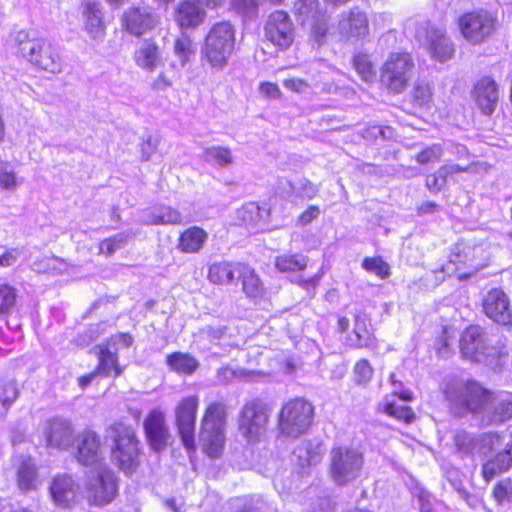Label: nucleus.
I'll use <instances>...</instances> for the list:
<instances>
[{
	"mask_svg": "<svg viewBox=\"0 0 512 512\" xmlns=\"http://www.w3.org/2000/svg\"><path fill=\"white\" fill-rule=\"evenodd\" d=\"M362 137L366 140H376L378 138H387L386 130L382 126L374 125L363 130Z\"/></svg>",
	"mask_w": 512,
	"mask_h": 512,
	"instance_id": "69168bd1",
	"label": "nucleus"
},
{
	"mask_svg": "<svg viewBox=\"0 0 512 512\" xmlns=\"http://www.w3.org/2000/svg\"><path fill=\"white\" fill-rule=\"evenodd\" d=\"M353 65L363 81L371 82L374 79L375 72L373 71V66L368 55H355L353 58Z\"/></svg>",
	"mask_w": 512,
	"mask_h": 512,
	"instance_id": "49530a36",
	"label": "nucleus"
},
{
	"mask_svg": "<svg viewBox=\"0 0 512 512\" xmlns=\"http://www.w3.org/2000/svg\"><path fill=\"white\" fill-rule=\"evenodd\" d=\"M314 408L311 403L297 398L287 402L278 415L277 429L281 436L298 438L305 434L312 424Z\"/></svg>",
	"mask_w": 512,
	"mask_h": 512,
	"instance_id": "423d86ee",
	"label": "nucleus"
},
{
	"mask_svg": "<svg viewBox=\"0 0 512 512\" xmlns=\"http://www.w3.org/2000/svg\"><path fill=\"white\" fill-rule=\"evenodd\" d=\"M334 504L329 498H319L313 503L310 512H333Z\"/></svg>",
	"mask_w": 512,
	"mask_h": 512,
	"instance_id": "774afa93",
	"label": "nucleus"
},
{
	"mask_svg": "<svg viewBox=\"0 0 512 512\" xmlns=\"http://www.w3.org/2000/svg\"><path fill=\"white\" fill-rule=\"evenodd\" d=\"M294 8L299 16L303 18V22L315 19L318 14V0H298Z\"/></svg>",
	"mask_w": 512,
	"mask_h": 512,
	"instance_id": "09e8293b",
	"label": "nucleus"
},
{
	"mask_svg": "<svg viewBox=\"0 0 512 512\" xmlns=\"http://www.w3.org/2000/svg\"><path fill=\"white\" fill-rule=\"evenodd\" d=\"M457 450L464 455H473L479 446V440L466 431H459L454 437Z\"/></svg>",
	"mask_w": 512,
	"mask_h": 512,
	"instance_id": "a19ab883",
	"label": "nucleus"
},
{
	"mask_svg": "<svg viewBox=\"0 0 512 512\" xmlns=\"http://www.w3.org/2000/svg\"><path fill=\"white\" fill-rule=\"evenodd\" d=\"M207 239L208 233L204 229L193 226L180 235L178 248L184 253H196L202 249Z\"/></svg>",
	"mask_w": 512,
	"mask_h": 512,
	"instance_id": "cd10ccee",
	"label": "nucleus"
},
{
	"mask_svg": "<svg viewBox=\"0 0 512 512\" xmlns=\"http://www.w3.org/2000/svg\"><path fill=\"white\" fill-rule=\"evenodd\" d=\"M291 188L301 197L308 199L313 198L317 194V187L308 180H302L299 186L291 185Z\"/></svg>",
	"mask_w": 512,
	"mask_h": 512,
	"instance_id": "052dcab7",
	"label": "nucleus"
},
{
	"mask_svg": "<svg viewBox=\"0 0 512 512\" xmlns=\"http://www.w3.org/2000/svg\"><path fill=\"white\" fill-rule=\"evenodd\" d=\"M328 31L326 21L317 20L311 26V32L316 42L321 43Z\"/></svg>",
	"mask_w": 512,
	"mask_h": 512,
	"instance_id": "338daca9",
	"label": "nucleus"
},
{
	"mask_svg": "<svg viewBox=\"0 0 512 512\" xmlns=\"http://www.w3.org/2000/svg\"><path fill=\"white\" fill-rule=\"evenodd\" d=\"M413 98L419 106L428 104L432 98L430 85L423 82L417 83L414 87Z\"/></svg>",
	"mask_w": 512,
	"mask_h": 512,
	"instance_id": "603ef678",
	"label": "nucleus"
},
{
	"mask_svg": "<svg viewBox=\"0 0 512 512\" xmlns=\"http://www.w3.org/2000/svg\"><path fill=\"white\" fill-rule=\"evenodd\" d=\"M17 482L21 491L36 489L38 476L35 463L30 459L23 460L17 470Z\"/></svg>",
	"mask_w": 512,
	"mask_h": 512,
	"instance_id": "2f4dec72",
	"label": "nucleus"
},
{
	"mask_svg": "<svg viewBox=\"0 0 512 512\" xmlns=\"http://www.w3.org/2000/svg\"><path fill=\"white\" fill-rule=\"evenodd\" d=\"M174 54L179 58L182 67L190 61L191 56L195 54V49L189 36L182 34L176 39Z\"/></svg>",
	"mask_w": 512,
	"mask_h": 512,
	"instance_id": "ea45409f",
	"label": "nucleus"
},
{
	"mask_svg": "<svg viewBox=\"0 0 512 512\" xmlns=\"http://www.w3.org/2000/svg\"><path fill=\"white\" fill-rule=\"evenodd\" d=\"M17 300L16 289L8 284H0V316L12 312Z\"/></svg>",
	"mask_w": 512,
	"mask_h": 512,
	"instance_id": "37998d69",
	"label": "nucleus"
},
{
	"mask_svg": "<svg viewBox=\"0 0 512 512\" xmlns=\"http://www.w3.org/2000/svg\"><path fill=\"white\" fill-rule=\"evenodd\" d=\"M235 31L229 22L213 25L206 36L202 55L212 68L223 69L234 50Z\"/></svg>",
	"mask_w": 512,
	"mask_h": 512,
	"instance_id": "39448f33",
	"label": "nucleus"
},
{
	"mask_svg": "<svg viewBox=\"0 0 512 512\" xmlns=\"http://www.w3.org/2000/svg\"><path fill=\"white\" fill-rule=\"evenodd\" d=\"M227 416L228 407L222 400L209 403L202 416L199 439L211 458L218 457L223 449Z\"/></svg>",
	"mask_w": 512,
	"mask_h": 512,
	"instance_id": "f03ea898",
	"label": "nucleus"
},
{
	"mask_svg": "<svg viewBox=\"0 0 512 512\" xmlns=\"http://www.w3.org/2000/svg\"><path fill=\"white\" fill-rule=\"evenodd\" d=\"M459 347L465 360L477 363L479 361L480 327L470 326L465 329L461 335Z\"/></svg>",
	"mask_w": 512,
	"mask_h": 512,
	"instance_id": "a878e982",
	"label": "nucleus"
},
{
	"mask_svg": "<svg viewBox=\"0 0 512 512\" xmlns=\"http://www.w3.org/2000/svg\"><path fill=\"white\" fill-rule=\"evenodd\" d=\"M133 338L131 335L126 333H119L116 335H113L108 341H107V347H110V349H114L113 352L118 351L120 348H128L132 345Z\"/></svg>",
	"mask_w": 512,
	"mask_h": 512,
	"instance_id": "4d7b16f0",
	"label": "nucleus"
},
{
	"mask_svg": "<svg viewBox=\"0 0 512 512\" xmlns=\"http://www.w3.org/2000/svg\"><path fill=\"white\" fill-rule=\"evenodd\" d=\"M362 267L381 279L387 278L390 274L389 265L381 257H366L362 262Z\"/></svg>",
	"mask_w": 512,
	"mask_h": 512,
	"instance_id": "de8ad7c7",
	"label": "nucleus"
},
{
	"mask_svg": "<svg viewBox=\"0 0 512 512\" xmlns=\"http://www.w3.org/2000/svg\"><path fill=\"white\" fill-rule=\"evenodd\" d=\"M462 171L459 165L444 166L437 170L434 174L428 175L426 178V187L431 192H438L446 183V177L449 174Z\"/></svg>",
	"mask_w": 512,
	"mask_h": 512,
	"instance_id": "e433bc0d",
	"label": "nucleus"
},
{
	"mask_svg": "<svg viewBox=\"0 0 512 512\" xmlns=\"http://www.w3.org/2000/svg\"><path fill=\"white\" fill-rule=\"evenodd\" d=\"M500 100L499 86L491 77L482 78V113L491 115Z\"/></svg>",
	"mask_w": 512,
	"mask_h": 512,
	"instance_id": "c756f323",
	"label": "nucleus"
},
{
	"mask_svg": "<svg viewBox=\"0 0 512 512\" xmlns=\"http://www.w3.org/2000/svg\"><path fill=\"white\" fill-rule=\"evenodd\" d=\"M492 497L499 505L512 502V478H505L493 487Z\"/></svg>",
	"mask_w": 512,
	"mask_h": 512,
	"instance_id": "a18cd8bd",
	"label": "nucleus"
},
{
	"mask_svg": "<svg viewBox=\"0 0 512 512\" xmlns=\"http://www.w3.org/2000/svg\"><path fill=\"white\" fill-rule=\"evenodd\" d=\"M83 27L93 40H101L105 36L106 25L104 22L101 4L97 0H85L82 4Z\"/></svg>",
	"mask_w": 512,
	"mask_h": 512,
	"instance_id": "412c9836",
	"label": "nucleus"
},
{
	"mask_svg": "<svg viewBox=\"0 0 512 512\" xmlns=\"http://www.w3.org/2000/svg\"><path fill=\"white\" fill-rule=\"evenodd\" d=\"M202 158L205 162L224 167L233 163L231 150L227 147L212 146L203 150Z\"/></svg>",
	"mask_w": 512,
	"mask_h": 512,
	"instance_id": "f704fd0d",
	"label": "nucleus"
},
{
	"mask_svg": "<svg viewBox=\"0 0 512 512\" xmlns=\"http://www.w3.org/2000/svg\"><path fill=\"white\" fill-rule=\"evenodd\" d=\"M415 37L427 47L430 55L440 62L447 61L454 53L453 44L446 37L445 31L429 23L419 25Z\"/></svg>",
	"mask_w": 512,
	"mask_h": 512,
	"instance_id": "ddd939ff",
	"label": "nucleus"
},
{
	"mask_svg": "<svg viewBox=\"0 0 512 512\" xmlns=\"http://www.w3.org/2000/svg\"><path fill=\"white\" fill-rule=\"evenodd\" d=\"M158 213L160 215V221H162V225L180 224L182 221V216L180 212L169 206L159 207Z\"/></svg>",
	"mask_w": 512,
	"mask_h": 512,
	"instance_id": "6e6d98bb",
	"label": "nucleus"
},
{
	"mask_svg": "<svg viewBox=\"0 0 512 512\" xmlns=\"http://www.w3.org/2000/svg\"><path fill=\"white\" fill-rule=\"evenodd\" d=\"M414 63L408 53H391L384 63L380 81L393 93L402 92L413 75Z\"/></svg>",
	"mask_w": 512,
	"mask_h": 512,
	"instance_id": "6e6552de",
	"label": "nucleus"
},
{
	"mask_svg": "<svg viewBox=\"0 0 512 512\" xmlns=\"http://www.w3.org/2000/svg\"><path fill=\"white\" fill-rule=\"evenodd\" d=\"M21 255L19 248H11L0 255V266L9 267L12 266Z\"/></svg>",
	"mask_w": 512,
	"mask_h": 512,
	"instance_id": "0e129e2a",
	"label": "nucleus"
},
{
	"mask_svg": "<svg viewBox=\"0 0 512 512\" xmlns=\"http://www.w3.org/2000/svg\"><path fill=\"white\" fill-rule=\"evenodd\" d=\"M19 185L20 182L14 172L0 168V189L12 191Z\"/></svg>",
	"mask_w": 512,
	"mask_h": 512,
	"instance_id": "13d9d810",
	"label": "nucleus"
},
{
	"mask_svg": "<svg viewBox=\"0 0 512 512\" xmlns=\"http://www.w3.org/2000/svg\"><path fill=\"white\" fill-rule=\"evenodd\" d=\"M78 489L79 487L73 478L66 474L56 476L50 485L53 501L63 507L74 501Z\"/></svg>",
	"mask_w": 512,
	"mask_h": 512,
	"instance_id": "393cba45",
	"label": "nucleus"
},
{
	"mask_svg": "<svg viewBox=\"0 0 512 512\" xmlns=\"http://www.w3.org/2000/svg\"><path fill=\"white\" fill-rule=\"evenodd\" d=\"M441 155L442 149L440 145H432L418 153L416 161L420 164H427L439 160Z\"/></svg>",
	"mask_w": 512,
	"mask_h": 512,
	"instance_id": "5fc2aeb1",
	"label": "nucleus"
},
{
	"mask_svg": "<svg viewBox=\"0 0 512 512\" xmlns=\"http://www.w3.org/2000/svg\"><path fill=\"white\" fill-rule=\"evenodd\" d=\"M205 15L195 2L185 1L178 7L175 19L181 28H194L203 22Z\"/></svg>",
	"mask_w": 512,
	"mask_h": 512,
	"instance_id": "bb28decb",
	"label": "nucleus"
},
{
	"mask_svg": "<svg viewBox=\"0 0 512 512\" xmlns=\"http://www.w3.org/2000/svg\"><path fill=\"white\" fill-rule=\"evenodd\" d=\"M130 237V233L120 232L110 238L104 239L99 244L100 253L106 254L107 256L112 255L117 250L122 248Z\"/></svg>",
	"mask_w": 512,
	"mask_h": 512,
	"instance_id": "c03bdc74",
	"label": "nucleus"
},
{
	"mask_svg": "<svg viewBox=\"0 0 512 512\" xmlns=\"http://www.w3.org/2000/svg\"><path fill=\"white\" fill-rule=\"evenodd\" d=\"M19 390L13 381L0 382V415L4 416L18 398Z\"/></svg>",
	"mask_w": 512,
	"mask_h": 512,
	"instance_id": "58836bf2",
	"label": "nucleus"
},
{
	"mask_svg": "<svg viewBox=\"0 0 512 512\" xmlns=\"http://www.w3.org/2000/svg\"><path fill=\"white\" fill-rule=\"evenodd\" d=\"M354 332L357 336V345L359 347H367L371 344V337L369 331L360 324L358 319L355 323Z\"/></svg>",
	"mask_w": 512,
	"mask_h": 512,
	"instance_id": "680f3d73",
	"label": "nucleus"
},
{
	"mask_svg": "<svg viewBox=\"0 0 512 512\" xmlns=\"http://www.w3.org/2000/svg\"><path fill=\"white\" fill-rule=\"evenodd\" d=\"M43 435L47 447L59 450H67L75 440L71 422L59 417L45 423Z\"/></svg>",
	"mask_w": 512,
	"mask_h": 512,
	"instance_id": "a211bd4d",
	"label": "nucleus"
},
{
	"mask_svg": "<svg viewBox=\"0 0 512 512\" xmlns=\"http://www.w3.org/2000/svg\"><path fill=\"white\" fill-rule=\"evenodd\" d=\"M238 217L246 224L256 223L261 218L259 205L255 202L244 204L238 210Z\"/></svg>",
	"mask_w": 512,
	"mask_h": 512,
	"instance_id": "8fccbe9b",
	"label": "nucleus"
},
{
	"mask_svg": "<svg viewBox=\"0 0 512 512\" xmlns=\"http://www.w3.org/2000/svg\"><path fill=\"white\" fill-rule=\"evenodd\" d=\"M364 464L363 453L354 447H332L328 456V474L336 486L344 487L354 482Z\"/></svg>",
	"mask_w": 512,
	"mask_h": 512,
	"instance_id": "20e7f679",
	"label": "nucleus"
},
{
	"mask_svg": "<svg viewBox=\"0 0 512 512\" xmlns=\"http://www.w3.org/2000/svg\"><path fill=\"white\" fill-rule=\"evenodd\" d=\"M501 442L499 436H488L482 445V454L486 457L485 463L482 464V475L486 480L512 467V442L503 448Z\"/></svg>",
	"mask_w": 512,
	"mask_h": 512,
	"instance_id": "1a4fd4ad",
	"label": "nucleus"
},
{
	"mask_svg": "<svg viewBox=\"0 0 512 512\" xmlns=\"http://www.w3.org/2000/svg\"><path fill=\"white\" fill-rule=\"evenodd\" d=\"M15 43L21 55L34 66L53 74L63 71L61 57L47 39L30 38L27 32L19 31Z\"/></svg>",
	"mask_w": 512,
	"mask_h": 512,
	"instance_id": "7ed1b4c3",
	"label": "nucleus"
},
{
	"mask_svg": "<svg viewBox=\"0 0 512 512\" xmlns=\"http://www.w3.org/2000/svg\"><path fill=\"white\" fill-rule=\"evenodd\" d=\"M199 398L191 395L181 399L174 409V424L183 446L188 451L196 449L195 425Z\"/></svg>",
	"mask_w": 512,
	"mask_h": 512,
	"instance_id": "9d476101",
	"label": "nucleus"
},
{
	"mask_svg": "<svg viewBox=\"0 0 512 512\" xmlns=\"http://www.w3.org/2000/svg\"><path fill=\"white\" fill-rule=\"evenodd\" d=\"M134 61L138 67L149 72H153L164 62L159 46L151 40L141 42L135 50Z\"/></svg>",
	"mask_w": 512,
	"mask_h": 512,
	"instance_id": "5701e85b",
	"label": "nucleus"
},
{
	"mask_svg": "<svg viewBox=\"0 0 512 512\" xmlns=\"http://www.w3.org/2000/svg\"><path fill=\"white\" fill-rule=\"evenodd\" d=\"M339 34L346 39H362L369 34V21L358 7L343 11L339 15Z\"/></svg>",
	"mask_w": 512,
	"mask_h": 512,
	"instance_id": "6ab92c4d",
	"label": "nucleus"
},
{
	"mask_svg": "<svg viewBox=\"0 0 512 512\" xmlns=\"http://www.w3.org/2000/svg\"><path fill=\"white\" fill-rule=\"evenodd\" d=\"M105 437L111 443L112 459L125 473H131L138 462V439L134 428L122 421L110 424Z\"/></svg>",
	"mask_w": 512,
	"mask_h": 512,
	"instance_id": "f257e3e1",
	"label": "nucleus"
},
{
	"mask_svg": "<svg viewBox=\"0 0 512 512\" xmlns=\"http://www.w3.org/2000/svg\"><path fill=\"white\" fill-rule=\"evenodd\" d=\"M126 30L133 35L140 36L152 29L156 24V17L148 8H130L123 15Z\"/></svg>",
	"mask_w": 512,
	"mask_h": 512,
	"instance_id": "4be33fe9",
	"label": "nucleus"
},
{
	"mask_svg": "<svg viewBox=\"0 0 512 512\" xmlns=\"http://www.w3.org/2000/svg\"><path fill=\"white\" fill-rule=\"evenodd\" d=\"M265 36L282 49L288 48L293 43V23L285 11L278 10L269 15L265 25Z\"/></svg>",
	"mask_w": 512,
	"mask_h": 512,
	"instance_id": "dca6fc26",
	"label": "nucleus"
},
{
	"mask_svg": "<svg viewBox=\"0 0 512 512\" xmlns=\"http://www.w3.org/2000/svg\"><path fill=\"white\" fill-rule=\"evenodd\" d=\"M446 396L458 414L475 413L480 408V385L476 381L459 382L447 390Z\"/></svg>",
	"mask_w": 512,
	"mask_h": 512,
	"instance_id": "2eb2a0df",
	"label": "nucleus"
},
{
	"mask_svg": "<svg viewBox=\"0 0 512 512\" xmlns=\"http://www.w3.org/2000/svg\"><path fill=\"white\" fill-rule=\"evenodd\" d=\"M512 419V394L494 393L482 387V422L499 425Z\"/></svg>",
	"mask_w": 512,
	"mask_h": 512,
	"instance_id": "f8f14e48",
	"label": "nucleus"
},
{
	"mask_svg": "<svg viewBox=\"0 0 512 512\" xmlns=\"http://www.w3.org/2000/svg\"><path fill=\"white\" fill-rule=\"evenodd\" d=\"M239 263L216 262L209 268L208 278L215 284H228L234 279Z\"/></svg>",
	"mask_w": 512,
	"mask_h": 512,
	"instance_id": "72a5a7b5",
	"label": "nucleus"
},
{
	"mask_svg": "<svg viewBox=\"0 0 512 512\" xmlns=\"http://www.w3.org/2000/svg\"><path fill=\"white\" fill-rule=\"evenodd\" d=\"M74 457L82 466L98 467L103 463V449L100 436L92 429H84L77 437Z\"/></svg>",
	"mask_w": 512,
	"mask_h": 512,
	"instance_id": "4468645a",
	"label": "nucleus"
},
{
	"mask_svg": "<svg viewBox=\"0 0 512 512\" xmlns=\"http://www.w3.org/2000/svg\"><path fill=\"white\" fill-rule=\"evenodd\" d=\"M308 263L306 256L302 254L282 255L276 258L275 265L281 272L303 270Z\"/></svg>",
	"mask_w": 512,
	"mask_h": 512,
	"instance_id": "4c0bfd02",
	"label": "nucleus"
},
{
	"mask_svg": "<svg viewBox=\"0 0 512 512\" xmlns=\"http://www.w3.org/2000/svg\"><path fill=\"white\" fill-rule=\"evenodd\" d=\"M237 273L242 279L243 291L250 298H259L264 294V286L254 269L245 264L237 265Z\"/></svg>",
	"mask_w": 512,
	"mask_h": 512,
	"instance_id": "c85d7f7f",
	"label": "nucleus"
},
{
	"mask_svg": "<svg viewBox=\"0 0 512 512\" xmlns=\"http://www.w3.org/2000/svg\"><path fill=\"white\" fill-rule=\"evenodd\" d=\"M482 309L492 321L503 326H512V308L508 295L500 288L487 292L482 300Z\"/></svg>",
	"mask_w": 512,
	"mask_h": 512,
	"instance_id": "f3484780",
	"label": "nucleus"
},
{
	"mask_svg": "<svg viewBox=\"0 0 512 512\" xmlns=\"http://www.w3.org/2000/svg\"><path fill=\"white\" fill-rule=\"evenodd\" d=\"M383 412L397 420L404 421L405 423H411L415 419V414L410 407L398 405L395 402L387 401L383 405Z\"/></svg>",
	"mask_w": 512,
	"mask_h": 512,
	"instance_id": "79ce46f5",
	"label": "nucleus"
},
{
	"mask_svg": "<svg viewBox=\"0 0 512 512\" xmlns=\"http://www.w3.org/2000/svg\"><path fill=\"white\" fill-rule=\"evenodd\" d=\"M270 417V409L260 399L246 402L237 416L240 435L248 442H257L265 434Z\"/></svg>",
	"mask_w": 512,
	"mask_h": 512,
	"instance_id": "0eeeda50",
	"label": "nucleus"
},
{
	"mask_svg": "<svg viewBox=\"0 0 512 512\" xmlns=\"http://www.w3.org/2000/svg\"><path fill=\"white\" fill-rule=\"evenodd\" d=\"M233 8L246 16H252L256 12V0H232Z\"/></svg>",
	"mask_w": 512,
	"mask_h": 512,
	"instance_id": "bf43d9fd",
	"label": "nucleus"
},
{
	"mask_svg": "<svg viewBox=\"0 0 512 512\" xmlns=\"http://www.w3.org/2000/svg\"><path fill=\"white\" fill-rule=\"evenodd\" d=\"M355 381L362 385L368 383L373 375V369L365 359L358 361L354 367Z\"/></svg>",
	"mask_w": 512,
	"mask_h": 512,
	"instance_id": "3c124183",
	"label": "nucleus"
},
{
	"mask_svg": "<svg viewBox=\"0 0 512 512\" xmlns=\"http://www.w3.org/2000/svg\"><path fill=\"white\" fill-rule=\"evenodd\" d=\"M166 364L177 373L190 375L195 372L199 362L190 354L183 352H174L167 356Z\"/></svg>",
	"mask_w": 512,
	"mask_h": 512,
	"instance_id": "7c9ffc66",
	"label": "nucleus"
},
{
	"mask_svg": "<svg viewBox=\"0 0 512 512\" xmlns=\"http://www.w3.org/2000/svg\"><path fill=\"white\" fill-rule=\"evenodd\" d=\"M112 370L115 371V376H119L121 373V369L118 366L116 352H113L110 347H101L99 353L98 373L107 376Z\"/></svg>",
	"mask_w": 512,
	"mask_h": 512,
	"instance_id": "c9c22d12",
	"label": "nucleus"
},
{
	"mask_svg": "<svg viewBox=\"0 0 512 512\" xmlns=\"http://www.w3.org/2000/svg\"><path fill=\"white\" fill-rule=\"evenodd\" d=\"M283 86L295 93L305 94L311 90V85L304 79L289 77L283 80Z\"/></svg>",
	"mask_w": 512,
	"mask_h": 512,
	"instance_id": "864d4df0",
	"label": "nucleus"
},
{
	"mask_svg": "<svg viewBox=\"0 0 512 512\" xmlns=\"http://www.w3.org/2000/svg\"><path fill=\"white\" fill-rule=\"evenodd\" d=\"M325 454L324 444L317 440H304L294 450L297 465L301 467L315 466L319 464Z\"/></svg>",
	"mask_w": 512,
	"mask_h": 512,
	"instance_id": "b1692460",
	"label": "nucleus"
},
{
	"mask_svg": "<svg viewBox=\"0 0 512 512\" xmlns=\"http://www.w3.org/2000/svg\"><path fill=\"white\" fill-rule=\"evenodd\" d=\"M260 93L266 97L271 99H277L281 96V91L277 84L271 82H263L259 87Z\"/></svg>",
	"mask_w": 512,
	"mask_h": 512,
	"instance_id": "e2e57ef3",
	"label": "nucleus"
},
{
	"mask_svg": "<svg viewBox=\"0 0 512 512\" xmlns=\"http://www.w3.org/2000/svg\"><path fill=\"white\" fill-rule=\"evenodd\" d=\"M144 431L149 445L155 452H160L167 446L170 439L169 428L166 425L165 414L159 409H153L144 421Z\"/></svg>",
	"mask_w": 512,
	"mask_h": 512,
	"instance_id": "aec40b11",
	"label": "nucleus"
},
{
	"mask_svg": "<svg viewBox=\"0 0 512 512\" xmlns=\"http://www.w3.org/2000/svg\"><path fill=\"white\" fill-rule=\"evenodd\" d=\"M459 27L465 39L473 44L480 41V14L471 12L463 15L459 20Z\"/></svg>",
	"mask_w": 512,
	"mask_h": 512,
	"instance_id": "473e14b6",
	"label": "nucleus"
},
{
	"mask_svg": "<svg viewBox=\"0 0 512 512\" xmlns=\"http://www.w3.org/2000/svg\"><path fill=\"white\" fill-rule=\"evenodd\" d=\"M87 498L95 505L111 502L117 493L116 478L107 465L96 467L88 475L85 484Z\"/></svg>",
	"mask_w": 512,
	"mask_h": 512,
	"instance_id": "9b49d317",
	"label": "nucleus"
}]
</instances>
